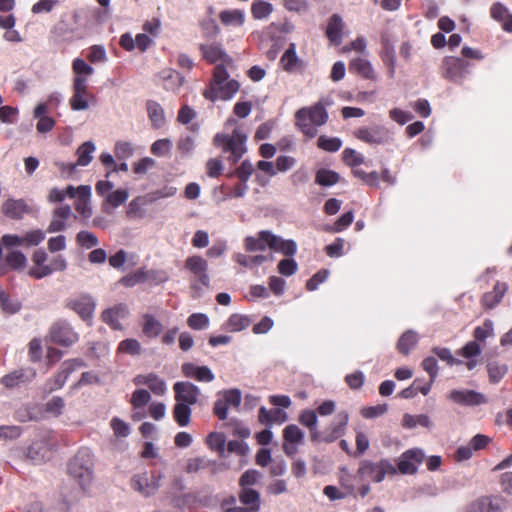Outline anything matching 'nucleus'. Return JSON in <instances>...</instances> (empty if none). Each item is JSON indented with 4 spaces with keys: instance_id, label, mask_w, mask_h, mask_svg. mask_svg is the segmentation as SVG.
Returning a JSON list of instances; mask_svg holds the SVG:
<instances>
[{
    "instance_id": "f257e3e1",
    "label": "nucleus",
    "mask_w": 512,
    "mask_h": 512,
    "mask_svg": "<svg viewBox=\"0 0 512 512\" xmlns=\"http://www.w3.org/2000/svg\"><path fill=\"white\" fill-rule=\"evenodd\" d=\"M200 49L204 59L208 62L216 63L220 61L214 69L210 88L204 92L205 98L211 101L231 99L240 87L236 80H228L227 68L232 67V58L218 44H202Z\"/></svg>"
},
{
    "instance_id": "f03ea898",
    "label": "nucleus",
    "mask_w": 512,
    "mask_h": 512,
    "mask_svg": "<svg viewBox=\"0 0 512 512\" xmlns=\"http://www.w3.org/2000/svg\"><path fill=\"white\" fill-rule=\"evenodd\" d=\"M328 114L324 106L317 103L308 108H302L296 113V126L308 138H314L318 133V127L324 125Z\"/></svg>"
},
{
    "instance_id": "7ed1b4c3",
    "label": "nucleus",
    "mask_w": 512,
    "mask_h": 512,
    "mask_svg": "<svg viewBox=\"0 0 512 512\" xmlns=\"http://www.w3.org/2000/svg\"><path fill=\"white\" fill-rule=\"evenodd\" d=\"M93 454L89 449H81L68 464V473L82 488L92 481Z\"/></svg>"
},
{
    "instance_id": "20e7f679",
    "label": "nucleus",
    "mask_w": 512,
    "mask_h": 512,
    "mask_svg": "<svg viewBox=\"0 0 512 512\" xmlns=\"http://www.w3.org/2000/svg\"><path fill=\"white\" fill-rule=\"evenodd\" d=\"M184 267L192 275L191 288L197 293L208 289L210 286V276L208 273V262L199 255H193L186 258Z\"/></svg>"
},
{
    "instance_id": "39448f33",
    "label": "nucleus",
    "mask_w": 512,
    "mask_h": 512,
    "mask_svg": "<svg viewBox=\"0 0 512 512\" xmlns=\"http://www.w3.org/2000/svg\"><path fill=\"white\" fill-rule=\"evenodd\" d=\"M162 473L141 472L132 476L130 480L131 488L141 496L149 498L154 496L161 487L163 479Z\"/></svg>"
},
{
    "instance_id": "423d86ee",
    "label": "nucleus",
    "mask_w": 512,
    "mask_h": 512,
    "mask_svg": "<svg viewBox=\"0 0 512 512\" xmlns=\"http://www.w3.org/2000/svg\"><path fill=\"white\" fill-rule=\"evenodd\" d=\"M358 473L364 478L379 483L384 480L385 476L396 475L397 468L388 459H381L379 462L364 460L360 463Z\"/></svg>"
},
{
    "instance_id": "0eeeda50",
    "label": "nucleus",
    "mask_w": 512,
    "mask_h": 512,
    "mask_svg": "<svg viewBox=\"0 0 512 512\" xmlns=\"http://www.w3.org/2000/svg\"><path fill=\"white\" fill-rule=\"evenodd\" d=\"M247 136L239 129H234L231 136L225 134H217L214 142L217 146L222 147L225 152L231 153V159L236 163L246 152Z\"/></svg>"
},
{
    "instance_id": "6e6552de",
    "label": "nucleus",
    "mask_w": 512,
    "mask_h": 512,
    "mask_svg": "<svg viewBox=\"0 0 512 512\" xmlns=\"http://www.w3.org/2000/svg\"><path fill=\"white\" fill-rule=\"evenodd\" d=\"M114 184L109 180H99L95 185L96 193L99 196H105L103 208L107 213H111L110 209H114L124 204L129 198L128 190L117 189L112 191Z\"/></svg>"
},
{
    "instance_id": "1a4fd4ad",
    "label": "nucleus",
    "mask_w": 512,
    "mask_h": 512,
    "mask_svg": "<svg viewBox=\"0 0 512 512\" xmlns=\"http://www.w3.org/2000/svg\"><path fill=\"white\" fill-rule=\"evenodd\" d=\"M49 336L52 342L63 347H70L79 340V334L66 320L54 322L49 329Z\"/></svg>"
},
{
    "instance_id": "9d476101",
    "label": "nucleus",
    "mask_w": 512,
    "mask_h": 512,
    "mask_svg": "<svg viewBox=\"0 0 512 512\" xmlns=\"http://www.w3.org/2000/svg\"><path fill=\"white\" fill-rule=\"evenodd\" d=\"M354 134L359 140L371 145H383L389 143L391 139L389 129L383 125L361 127Z\"/></svg>"
},
{
    "instance_id": "9b49d317",
    "label": "nucleus",
    "mask_w": 512,
    "mask_h": 512,
    "mask_svg": "<svg viewBox=\"0 0 512 512\" xmlns=\"http://www.w3.org/2000/svg\"><path fill=\"white\" fill-rule=\"evenodd\" d=\"M84 365L80 359H72L62 363L60 371L45 384V391L51 393L55 390L61 389L66 383L68 376L73 371L79 369Z\"/></svg>"
},
{
    "instance_id": "f8f14e48",
    "label": "nucleus",
    "mask_w": 512,
    "mask_h": 512,
    "mask_svg": "<svg viewBox=\"0 0 512 512\" xmlns=\"http://www.w3.org/2000/svg\"><path fill=\"white\" fill-rule=\"evenodd\" d=\"M72 97L69 99V105L73 111H84L89 109L90 101L94 97L88 92V84L78 79L72 83Z\"/></svg>"
},
{
    "instance_id": "ddd939ff",
    "label": "nucleus",
    "mask_w": 512,
    "mask_h": 512,
    "mask_svg": "<svg viewBox=\"0 0 512 512\" xmlns=\"http://www.w3.org/2000/svg\"><path fill=\"white\" fill-rule=\"evenodd\" d=\"M424 456V452L419 448H413L405 451L398 458L397 471L401 474H415L418 466L422 463Z\"/></svg>"
},
{
    "instance_id": "4468645a",
    "label": "nucleus",
    "mask_w": 512,
    "mask_h": 512,
    "mask_svg": "<svg viewBox=\"0 0 512 512\" xmlns=\"http://www.w3.org/2000/svg\"><path fill=\"white\" fill-rule=\"evenodd\" d=\"M129 316V309L125 304H117L105 309L101 314L102 321L112 330L122 331L125 329L123 321Z\"/></svg>"
},
{
    "instance_id": "2eb2a0df",
    "label": "nucleus",
    "mask_w": 512,
    "mask_h": 512,
    "mask_svg": "<svg viewBox=\"0 0 512 512\" xmlns=\"http://www.w3.org/2000/svg\"><path fill=\"white\" fill-rule=\"evenodd\" d=\"M66 306L76 312L84 321H90L93 317L96 302L90 295H81L76 298L69 299Z\"/></svg>"
},
{
    "instance_id": "dca6fc26",
    "label": "nucleus",
    "mask_w": 512,
    "mask_h": 512,
    "mask_svg": "<svg viewBox=\"0 0 512 512\" xmlns=\"http://www.w3.org/2000/svg\"><path fill=\"white\" fill-rule=\"evenodd\" d=\"M176 188L169 187L165 188L164 190L156 191L152 194H149L147 196H138L135 197L128 206L127 215L128 216H136L139 214L141 207L143 205H146L148 203L154 202L161 198L171 197L176 194Z\"/></svg>"
},
{
    "instance_id": "f3484780",
    "label": "nucleus",
    "mask_w": 512,
    "mask_h": 512,
    "mask_svg": "<svg viewBox=\"0 0 512 512\" xmlns=\"http://www.w3.org/2000/svg\"><path fill=\"white\" fill-rule=\"evenodd\" d=\"M283 450L286 455L293 456L298 451V446L303 443L304 433L294 424L288 425L283 430Z\"/></svg>"
},
{
    "instance_id": "a211bd4d",
    "label": "nucleus",
    "mask_w": 512,
    "mask_h": 512,
    "mask_svg": "<svg viewBox=\"0 0 512 512\" xmlns=\"http://www.w3.org/2000/svg\"><path fill=\"white\" fill-rule=\"evenodd\" d=\"M467 68L468 63L462 59L446 57L443 60V77L453 82H459L464 78Z\"/></svg>"
},
{
    "instance_id": "6ab92c4d",
    "label": "nucleus",
    "mask_w": 512,
    "mask_h": 512,
    "mask_svg": "<svg viewBox=\"0 0 512 512\" xmlns=\"http://www.w3.org/2000/svg\"><path fill=\"white\" fill-rule=\"evenodd\" d=\"M175 401L187 405H194L198 401L199 388L190 382H176L174 384Z\"/></svg>"
},
{
    "instance_id": "aec40b11",
    "label": "nucleus",
    "mask_w": 512,
    "mask_h": 512,
    "mask_svg": "<svg viewBox=\"0 0 512 512\" xmlns=\"http://www.w3.org/2000/svg\"><path fill=\"white\" fill-rule=\"evenodd\" d=\"M1 210L7 217L20 220L25 215L31 214L33 208L24 199H7L2 204Z\"/></svg>"
},
{
    "instance_id": "412c9836",
    "label": "nucleus",
    "mask_w": 512,
    "mask_h": 512,
    "mask_svg": "<svg viewBox=\"0 0 512 512\" xmlns=\"http://www.w3.org/2000/svg\"><path fill=\"white\" fill-rule=\"evenodd\" d=\"M72 217L76 218L70 206L64 205L56 208L53 211L47 231L49 233L64 231L68 227V221Z\"/></svg>"
},
{
    "instance_id": "4be33fe9",
    "label": "nucleus",
    "mask_w": 512,
    "mask_h": 512,
    "mask_svg": "<svg viewBox=\"0 0 512 512\" xmlns=\"http://www.w3.org/2000/svg\"><path fill=\"white\" fill-rule=\"evenodd\" d=\"M47 260L48 254L44 250L38 249L34 251L32 255V266L28 274L35 279H42L51 275L49 264H46Z\"/></svg>"
},
{
    "instance_id": "5701e85b",
    "label": "nucleus",
    "mask_w": 512,
    "mask_h": 512,
    "mask_svg": "<svg viewBox=\"0 0 512 512\" xmlns=\"http://www.w3.org/2000/svg\"><path fill=\"white\" fill-rule=\"evenodd\" d=\"M449 399L460 405H480L487 402L486 397L474 390H452Z\"/></svg>"
},
{
    "instance_id": "b1692460",
    "label": "nucleus",
    "mask_w": 512,
    "mask_h": 512,
    "mask_svg": "<svg viewBox=\"0 0 512 512\" xmlns=\"http://www.w3.org/2000/svg\"><path fill=\"white\" fill-rule=\"evenodd\" d=\"M280 64L283 70L288 73H296L304 69V62L297 55L295 43L289 44L280 59Z\"/></svg>"
},
{
    "instance_id": "393cba45",
    "label": "nucleus",
    "mask_w": 512,
    "mask_h": 512,
    "mask_svg": "<svg viewBox=\"0 0 512 512\" xmlns=\"http://www.w3.org/2000/svg\"><path fill=\"white\" fill-rule=\"evenodd\" d=\"M345 23L339 14H333L327 23L326 36L334 45H340L344 36Z\"/></svg>"
},
{
    "instance_id": "a878e982",
    "label": "nucleus",
    "mask_w": 512,
    "mask_h": 512,
    "mask_svg": "<svg viewBox=\"0 0 512 512\" xmlns=\"http://www.w3.org/2000/svg\"><path fill=\"white\" fill-rule=\"evenodd\" d=\"M502 505L499 499L488 496L480 497L473 501L467 512H501Z\"/></svg>"
},
{
    "instance_id": "bb28decb",
    "label": "nucleus",
    "mask_w": 512,
    "mask_h": 512,
    "mask_svg": "<svg viewBox=\"0 0 512 512\" xmlns=\"http://www.w3.org/2000/svg\"><path fill=\"white\" fill-rule=\"evenodd\" d=\"M78 201L75 204L76 211L84 218L92 215V207L90 204L91 187L89 185H81L77 187Z\"/></svg>"
},
{
    "instance_id": "cd10ccee",
    "label": "nucleus",
    "mask_w": 512,
    "mask_h": 512,
    "mask_svg": "<svg viewBox=\"0 0 512 512\" xmlns=\"http://www.w3.org/2000/svg\"><path fill=\"white\" fill-rule=\"evenodd\" d=\"M135 385H147L156 395H163L166 392V383L155 374L137 375L133 380Z\"/></svg>"
},
{
    "instance_id": "c85d7f7f",
    "label": "nucleus",
    "mask_w": 512,
    "mask_h": 512,
    "mask_svg": "<svg viewBox=\"0 0 512 512\" xmlns=\"http://www.w3.org/2000/svg\"><path fill=\"white\" fill-rule=\"evenodd\" d=\"M182 371L186 377L195 378L200 382H212L215 378L213 372L207 366L185 363L182 365Z\"/></svg>"
},
{
    "instance_id": "c756f323",
    "label": "nucleus",
    "mask_w": 512,
    "mask_h": 512,
    "mask_svg": "<svg viewBox=\"0 0 512 512\" xmlns=\"http://www.w3.org/2000/svg\"><path fill=\"white\" fill-rule=\"evenodd\" d=\"M507 284L503 282H497L493 288V291L485 293L482 296L481 303L485 309H492L496 307L502 300L503 296L507 291Z\"/></svg>"
},
{
    "instance_id": "7c9ffc66",
    "label": "nucleus",
    "mask_w": 512,
    "mask_h": 512,
    "mask_svg": "<svg viewBox=\"0 0 512 512\" xmlns=\"http://www.w3.org/2000/svg\"><path fill=\"white\" fill-rule=\"evenodd\" d=\"M350 71L361 75L369 80H376L377 75L371 62L362 57L353 58L349 63Z\"/></svg>"
},
{
    "instance_id": "2f4dec72",
    "label": "nucleus",
    "mask_w": 512,
    "mask_h": 512,
    "mask_svg": "<svg viewBox=\"0 0 512 512\" xmlns=\"http://www.w3.org/2000/svg\"><path fill=\"white\" fill-rule=\"evenodd\" d=\"M348 422V414L340 413L336 416L333 423L328 427L325 439L327 441H333L340 437L345 429Z\"/></svg>"
},
{
    "instance_id": "473e14b6",
    "label": "nucleus",
    "mask_w": 512,
    "mask_h": 512,
    "mask_svg": "<svg viewBox=\"0 0 512 512\" xmlns=\"http://www.w3.org/2000/svg\"><path fill=\"white\" fill-rule=\"evenodd\" d=\"M74 73L73 81L83 80L84 84H88L89 77L94 73V68L81 58H75L72 63Z\"/></svg>"
},
{
    "instance_id": "72a5a7b5",
    "label": "nucleus",
    "mask_w": 512,
    "mask_h": 512,
    "mask_svg": "<svg viewBox=\"0 0 512 512\" xmlns=\"http://www.w3.org/2000/svg\"><path fill=\"white\" fill-rule=\"evenodd\" d=\"M240 501L246 505V510L256 512L260 508V494L251 488H244L240 493Z\"/></svg>"
},
{
    "instance_id": "f704fd0d",
    "label": "nucleus",
    "mask_w": 512,
    "mask_h": 512,
    "mask_svg": "<svg viewBox=\"0 0 512 512\" xmlns=\"http://www.w3.org/2000/svg\"><path fill=\"white\" fill-rule=\"evenodd\" d=\"M163 329L162 324L152 315L145 314L143 316L142 332L149 338H156Z\"/></svg>"
},
{
    "instance_id": "c9c22d12",
    "label": "nucleus",
    "mask_w": 512,
    "mask_h": 512,
    "mask_svg": "<svg viewBox=\"0 0 512 512\" xmlns=\"http://www.w3.org/2000/svg\"><path fill=\"white\" fill-rule=\"evenodd\" d=\"M418 335L413 330H408L402 334L397 343V349L401 354L408 355L417 345Z\"/></svg>"
},
{
    "instance_id": "e433bc0d",
    "label": "nucleus",
    "mask_w": 512,
    "mask_h": 512,
    "mask_svg": "<svg viewBox=\"0 0 512 512\" xmlns=\"http://www.w3.org/2000/svg\"><path fill=\"white\" fill-rule=\"evenodd\" d=\"M264 234H269V231H261L258 237H246L244 240L245 249L249 252L264 251L268 247V237Z\"/></svg>"
},
{
    "instance_id": "4c0bfd02",
    "label": "nucleus",
    "mask_w": 512,
    "mask_h": 512,
    "mask_svg": "<svg viewBox=\"0 0 512 512\" xmlns=\"http://www.w3.org/2000/svg\"><path fill=\"white\" fill-rule=\"evenodd\" d=\"M273 10V5L264 0H254L251 5V14L256 20L268 19Z\"/></svg>"
},
{
    "instance_id": "58836bf2",
    "label": "nucleus",
    "mask_w": 512,
    "mask_h": 512,
    "mask_svg": "<svg viewBox=\"0 0 512 512\" xmlns=\"http://www.w3.org/2000/svg\"><path fill=\"white\" fill-rule=\"evenodd\" d=\"M251 324V319L242 314H232L226 324L225 329L230 332H240L246 329Z\"/></svg>"
},
{
    "instance_id": "ea45409f",
    "label": "nucleus",
    "mask_w": 512,
    "mask_h": 512,
    "mask_svg": "<svg viewBox=\"0 0 512 512\" xmlns=\"http://www.w3.org/2000/svg\"><path fill=\"white\" fill-rule=\"evenodd\" d=\"M380 57L384 65L387 67L388 77L393 79L396 73V56L394 46L388 45L386 49H382Z\"/></svg>"
},
{
    "instance_id": "a19ab883",
    "label": "nucleus",
    "mask_w": 512,
    "mask_h": 512,
    "mask_svg": "<svg viewBox=\"0 0 512 512\" xmlns=\"http://www.w3.org/2000/svg\"><path fill=\"white\" fill-rule=\"evenodd\" d=\"M49 453V449L44 442H35L29 448L27 452V458L33 463L43 462Z\"/></svg>"
},
{
    "instance_id": "79ce46f5",
    "label": "nucleus",
    "mask_w": 512,
    "mask_h": 512,
    "mask_svg": "<svg viewBox=\"0 0 512 512\" xmlns=\"http://www.w3.org/2000/svg\"><path fill=\"white\" fill-rule=\"evenodd\" d=\"M96 147L95 144L92 141H86L84 142L78 149H77V156L78 160L75 164L77 166H87L90 164V162L93 159V153L95 151Z\"/></svg>"
},
{
    "instance_id": "37998d69",
    "label": "nucleus",
    "mask_w": 512,
    "mask_h": 512,
    "mask_svg": "<svg viewBox=\"0 0 512 512\" xmlns=\"http://www.w3.org/2000/svg\"><path fill=\"white\" fill-rule=\"evenodd\" d=\"M191 413L190 405L184 403L176 402L173 408L174 419L177 424L182 427L190 423Z\"/></svg>"
},
{
    "instance_id": "c03bdc74",
    "label": "nucleus",
    "mask_w": 512,
    "mask_h": 512,
    "mask_svg": "<svg viewBox=\"0 0 512 512\" xmlns=\"http://www.w3.org/2000/svg\"><path fill=\"white\" fill-rule=\"evenodd\" d=\"M147 111L149 119L151 120L153 126L159 128L162 127L165 123V116L162 107L154 101H149L147 103Z\"/></svg>"
},
{
    "instance_id": "a18cd8bd",
    "label": "nucleus",
    "mask_w": 512,
    "mask_h": 512,
    "mask_svg": "<svg viewBox=\"0 0 512 512\" xmlns=\"http://www.w3.org/2000/svg\"><path fill=\"white\" fill-rule=\"evenodd\" d=\"M219 17L224 25L242 26L245 21L244 12L237 9L222 11Z\"/></svg>"
},
{
    "instance_id": "49530a36",
    "label": "nucleus",
    "mask_w": 512,
    "mask_h": 512,
    "mask_svg": "<svg viewBox=\"0 0 512 512\" xmlns=\"http://www.w3.org/2000/svg\"><path fill=\"white\" fill-rule=\"evenodd\" d=\"M299 422L302 425L306 426L310 430L312 438L317 437L318 418H317V414L315 411H313V410L302 411V413L299 416Z\"/></svg>"
},
{
    "instance_id": "de8ad7c7",
    "label": "nucleus",
    "mask_w": 512,
    "mask_h": 512,
    "mask_svg": "<svg viewBox=\"0 0 512 512\" xmlns=\"http://www.w3.org/2000/svg\"><path fill=\"white\" fill-rule=\"evenodd\" d=\"M473 336L475 341L483 342L487 338L494 336V323L490 319H486L481 326L474 329Z\"/></svg>"
},
{
    "instance_id": "09e8293b",
    "label": "nucleus",
    "mask_w": 512,
    "mask_h": 512,
    "mask_svg": "<svg viewBox=\"0 0 512 512\" xmlns=\"http://www.w3.org/2000/svg\"><path fill=\"white\" fill-rule=\"evenodd\" d=\"M487 370L490 381L497 383L506 375L508 367L504 363L492 361L488 363Z\"/></svg>"
},
{
    "instance_id": "8fccbe9b",
    "label": "nucleus",
    "mask_w": 512,
    "mask_h": 512,
    "mask_svg": "<svg viewBox=\"0 0 512 512\" xmlns=\"http://www.w3.org/2000/svg\"><path fill=\"white\" fill-rule=\"evenodd\" d=\"M206 443L212 450L223 454L225 451L226 437L223 433L212 432L208 435Z\"/></svg>"
},
{
    "instance_id": "3c124183",
    "label": "nucleus",
    "mask_w": 512,
    "mask_h": 512,
    "mask_svg": "<svg viewBox=\"0 0 512 512\" xmlns=\"http://www.w3.org/2000/svg\"><path fill=\"white\" fill-rule=\"evenodd\" d=\"M339 180V175L331 170L320 169L316 173L315 181L317 184L321 186H332L336 184Z\"/></svg>"
},
{
    "instance_id": "603ef678",
    "label": "nucleus",
    "mask_w": 512,
    "mask_h": 512,
    "mask_svg": "<svg viewBox=\"0 0 512 512\" xmlns=\"http://www.w3.org/2000/svg\"><path fill=\"white\" fill-rule=\"evenodd\" d=\"M234 260L244 266V267H253L261 265L263 262H265L268 258L264 255H256V256H247L242 253H237L234 255Z\"/></svg>"
},
{
    "instance_id": "864d4df0",
    "label": "nucleus",
    "mask_w": 512,
    "mask_h": 512,
    "mask_svg": "<svg viewBox=\"0 0 512 512\" xmlns=\"http://www.w3.org/2000/svg\"><path fill=\"white\" fill-rule=\"evenodd\" d=\"M283 6L289 12L305 14L310 11L308 0H283Z\"/></svg>"
},
{
    "instance_id": "5fc2aeb1",
    "label": "nucleus",
    "mask_w": 512,
    "mask_h": 512,
    "mask_svg": "<svg viewBox=\"0 0 512 512\" xmlns=\"http://www.w3.org/2000/svg\"><path fill=\"white\" fill-rule=\"evenodd\" d=\"M118 352L129 355H139L141 353V344L138 340L133 338L125 339L119 343Z\"/></svg>"
},
{
    "instance_id": "6e6d98bb",
    "label": "nucleus",
    "mask_w": 512,
    "mask_h": 512,
    "mask_svg": "<svg viewBox=\"0 0 512 512\" xmlns=\"http://www.w3.org/2000/svg\"><path fill=\"white\" fill-rule=\"evenodd\" d=\"M0 306L9 315L16 314L21 309V303L10 299L5 292H0Z\"/></svg>"
},
{
    "instance_id": "4d7b16f0",
    "label": "nucleus",
    "mask_w": 512,
    "mask_h": 512,
    "mask_svg": "<svg viewBox=\"0 0 512 512\" xmlns=\"http://www.w3.org/2000/svg\"><path fill=\"white\" fill-rule=\"evenodd\" d=\"M7 264L13 269H24L27 265L26 256L20 251H12L6 256Z\"/></svg>"
},
{
    "instance_id": "13d9d810",
    "label": "nucleus",
    "mask_w": 512,
    "mask_h": 512,
    "mask_svg": "<svg viewBox=\"0 0 512 512\" xmlns=\"http://www.w3.org/2000/svg\"><path fill=\"white\" fill-rule=\"evenodd\" d=\"M318 147L328 152H336L342 145L341 139L337 137L328 138L326 136H320L317 141Z\"/></svg>"
},
{
    "instance_id": "bf43d9fd",
    "label": "nucleus",
    "mask_w": 512,
    "mask_h": 512,
    "mask_svg": "<svg viewBox=\"0 0 512 512\" xmlns=\"http://www.w3.org/2000/svg\"><path fill=\"white\" fill-rule=\"evenodd\" d=\"M87 58L91 63H94V64L106 62L107 61V53H106L104 46H102V45L91 46L89 48Z\"/></svg>"
},
{
    "instance_id": "052dcab7",
    "label": "nucleus",
    "mask_w": 512,
    "mask_h": 512,
    "mask_svg": "<svg viewBox=\"0 0 512 512\" xmlns=\"http://www.w3.org/2000/svg\"><path fill=\"white\" fill-rule=\"evenodd\" d=\"M77 243L83 248L90 249L98 245L97 237L89 231H80L76 236Z\"/></svg>"
},
{
    "instance_id": "680f3d73",
    "label": "nucleus",
    "mask_w": 512,
    "mask_h": 512,
    "mask_svg": "<svg viewBox=\"0 0 512 512\" xmlns=\"http://www.w3.org/2000/svg\"><path fill=\"white\" fill-rule=\"evenodd\" d=\"M187 323L190 328L195 330H203L209 325V318L202 313H194L188 317Z\"/></svg>"
},
{
    "instance_id": "e2e57ef3",
    "label": "nucleus",
    "mask_w": 512,
    "mask_h": 512,
    "mask_svg": "<svg viewBox=\"0 0 512 512\" xmlns=\"http://www.w3.org/2000/svg\"><path fill=\"white\" fill-rule=\"evenodd\" d=\"M110 426L116 437H127L130 434V426L118 417L112 418Z\"/></svg>"
},
{
    "instance_id": "0e129e2a",
    "label": "nucleus",
    "mask_w": 512,
    "mask_h": 512,
    "mask_svg": "<svg viewBox=\"0 0 512 512\" xmlns=\"http://www.w3.org/2000/svg\"><path fill=\"white\" fill-rule=\"evenodd\" d=\"M64 406H65L64 400L59 396H55V397H52L45 404V412H47L51 416L57 417L62 413Z\"/></svg>"
},
{
    "instance_id": "69168bd1",
    "label": "nucleus",
    "mask_w": 512,
    "mask_h": 512,
    "mask_svg": "<svg viewBox=\"0 0 512 512\" xmlns=\"http://www.w3.org/2000/svg\"><path fill=\"white\" fill-rule=\"evenodd\" d=\"M25 247L37 246L45 239V233L40 229L30 230L23 234Z\"/></svg>"
},
{
    "instance_id": "338daca9",
    "label": "nucleus",
    "mask_w": 512,
    "mask_h": 512,
    "mask_svg": "<svg viewBox=\"0 0 512 512\" xmlns=\"http://www.w3.org/2000/svg\"><path fill=\"white\" fill-rule=\"evenodd\" d=\"M172 147V143L169 139H159L155 141L151 146V152L158 157L166 156Z\"/></svg>"
},
{
    "instance_id": "774afa93",
    "label": "nucleus",
    "mask_w": 512,
    "mask_h": 512,
    "mask_svg": "<svg viewBox=\"0 0 512 512\" xmlns=\"http://www.w3.org/2000/svg\"><path fill=\"white\" fill-rule=\"evenodd\" d=\"M151 399V395L147 390H135L131 396V404L134 408L144 407Z\"/></svg>"
}]
</instances>
